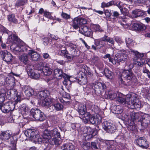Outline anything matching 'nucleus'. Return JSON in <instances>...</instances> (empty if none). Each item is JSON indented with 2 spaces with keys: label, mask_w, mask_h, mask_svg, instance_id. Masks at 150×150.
<instances>
[{
  "label": "nucleus",
  "mask_w": 150,
  "mask_h": 150,
  "mask_svg": "<svg viewBox=\"0 0 150 150\" xmlns=\"http://www.w3.org/2000/svg\"><path fill=\"white\" fill-rule=\"evenodd\" d=\"M138 95L134 93L127 94L125 99L122 97H118L117 100L123 104H127L129 108L137 109L141 107V103L138 100Z\"/></svg>",
  "instance_id": "1"
},
{
  "label": "nucleus",
  "mask_w": 150,
  "mask_h": 150,
  "mask_svg": "<svg viewBox=\"0 0 150 150\" xmlns=\"http://www.w3.org/2000/svg\"><path fill=\"white\" fill-rule=\"evenodd\" d=\"M131 52L134 54L135 57L133 60V64L136 66H142L143 64L147 63V61L143 58L144 54L141 53L137 51H135L131 49Z\"/></svg>",
  "instance_id": "2"
},
{
  "label": "nucleus",
  "mask_w": 150,
  "mask_h": 150,
  "mask_svg": "<svg viewBox=\"0 0 150 150\" xmlns=\"http://www.w3.org/2000/svg\"><path fill=\"white\" fill-rule=\"evenodd\" d=\"M122 76L125 79L127 83H129V86L133 85L136 81V78L131 70H124L122 73Z\"/></svg>",
  "instance_id": "3"
},
{
  "label": "nucleus",
  "mask_w": 150,
  "mask_h": 150,
  "mask_svg": "<svg viewBox=\"0 0 150 150\" xmlns=\"http://www.w3.org/2000/svg\"><path fill=\"white\" fill-rule=\"evenodd\" d=\"M54 76L55 78L60 79L63 77L65 78L63 82L64 84L66 86H70L71 84V81L69 80V77L64 73H63L62 71L59 69H54Z\"/></svg>",
  "instance_id": "4"
},
{
  "label": "nucleus",
  "mask_w": 150,
  "mask_h": 150,
  "mask_svg": "<svg viewBox=\"0 0 150 150\" xmlns=\"http://www.w3.org/2000/svg\"><path fill=\"white\" fill-rule=\"evenodd\" d=\"M121 53H119L116 54L114 57L113 61L114 64L118 65L120 64V63H123L127 60L128 56L126 53L127 51L124 50H121Z\"/></svg>",
  "instance_id": "5"
},
{
  "label": "nucleus",
  "mask_w": 150,
  "mask_h": 150,
  "mask_svg": "<svg viewBox=\"0 0 150 150\" xmlns=\"http://www.w3.org/2000/svg\"><path fill=\"white\" fill-rule=\"evenodd\" d=\"M11 50L16 54H20L23 52L26 51L28 47L26 45H17L16 44H12L11 47Z\"/></svg>",
  "instance_id": "6"
},
{
  "label": "nucleus",
  "mask_w": 150,
  "mask_h": 150,
  "mask_svg": "<svg viewBox=\"0 0 150 150\" xmlns=\"http://www.w3.org/2000/svg\"><path fill=\"white\" fill-rule=\"evenodd\" d=\"M103 128L107 132L110 133H112L116 130V126L112 123L105 121L102 123Z\"/></svg>",
  "instance_id": "7"
},
{
  "label": "nucleus",
  "mask_w": 150,
  "mask_h": 150,
  "mask_svg": "<svg viewBox=\"0 0 150 150\" xmlns=\"http://www.w3.org/2000/svg\"><path fill=\"white\" fill-rule=\"evenodd\" d=\"M51 136H52V141L51 142L52 144L59 145V142L57 138H60V132H58V130L56 128H54L52 130H50Z\"/></svg>",
  "instance_id": "8"
},
{
  "label": "nucleus",
  "mask_w": 150,
  "mask_h": 150,
  "mask_svg": "<svg viewBox=\"0 0 150 150\" xmlns=\"http://www.w3.org/2000/svg\"><path fill=\"white\" fill-rule=\"evenodd\" d=\"M1 111L4 113L8 112L15 108V103H7L3 104L1 102Z\"/></svg>",
  "instance_id": "9"
},
{
  "label": "nucleus",
  "mask_w": 150,
  "mask_h": 150,
  "mask_svg": "<svg viewBox=\"0 0 150 150\" xmlns=\"http://www.w3.org/2000/svg\"><path fill=\"white\" fill-rule=\"evenodd\" d=\"M142 114V113L141 112H132L130 114V119L128 118V116L126 115L125 116L126 117H125V120L126 121H127L128 123H129V121L130 122V120L134 122V121L136 120H139V118L140 119Z\"/></svg>",
  "instance_id": "10"
},
{
  "label": "nucleus",
  "mask_w": 150,
  "mask_h": 150,
  "mask_svg": "<svg viewBox=\"0 0 150 150\" xmlns=\"http://www.w3.org/2000/svg\"><path fill=\"white\" fill-rule=\"evenodd\" d=\"M140 120L142 126L144 128L146 127L150 124V116L148 114L142 113Z\"/></svg>",
  "instance_id": "11"
},
{
  "label": "nucleus",
  "mask_w": 150,
  "mask_h": 150,
  "mask_svg": "<svg viewBox=\"0 0 150 150\" xmlns=\"http://www.w3.org/2000/svg\"><path fill=\"white\" fill-rule=\"evenodd\" d=\"M79 32L87 37H91L92 36V32L89 28L85 26H82L79 28Z\"/></svg>",
  "instance_id": "12"
},
{
  "label": "nucleus",
  "mask_w": 150,
  "mask_h": 150,
  "mask_svg": "<svg viewBox=\"0 0 150 150\" xmlns=\"http://www.w3.org/2000/svg\"><path fill=\"white\" fill-rule=\"evenodd\" d=\"M137 143L139 146L142 149H146L149 146L148 142L143 137L138 138L137 141Z\"/></svg>",
  "instance_id": "13"
},
{
  "label": "nucleus",
  "mask_w": 150,
  "mask_h": 150,
  "mask_svg": "<svg viewBox=\"0 0 150 150\" xmlns=\"http://www.w3.org/2000/svg\"><path fill=\"white\" fill-rule=\"evenodd\" d=\"M87 129V135L85 137V138L87 140H89L93 138L97 134V131L95 129H93L89 127Z\"/></svg>",
  "instance_id": "14"
},
{
  "label": "nucleus",
  "mask_w": 150,
  "mask_h": 150,
  "mask_svg": "<svg viewBox=\"0 0 150 150\" xmlns=\"http://www.w3.org/2000/svg\"><path fill=\"white\" fill-rule=\"evenodd\" d=\"M2 55L3 56V60L5 62H8L11 61L13 58L12 54L7 51H4L2 52Z\"/></svg>",
  "instance_id": "15"
},
{
  "label": "nucleus",
  "mask_w": 150,
  "mask_h": 150,
  "mask_svg": "<svg viewBox=\"0 0 150 150\" xmlns=\"http://www.w3.org/2000/svg\"><path fill=\"white\" fill-rule=\"evenodd\" d=\"M28 55L30 59L34 61H37L40 58V55L35 51L31 50L29 51Z\"/></svg>",
  "instance_id": "16"
},
{
  "label": "nucleus",
  "mask_w": 150,
  "mask_h": 150,
  "mask_svg": "<svg viewBox=\"0 0 150 150\" xmlns=\"http://www.w3.org/2000/svg\"><path fill=\"white\" fill-rule=\"evenodd\" d=\"M51 132L50 130L46 129L43 132L42 137L43 139L44 140L45 142H49L50 140H52V136Z\"/></svg>",
  "instance_id": "17"
},
{
  "label": "nucleus",
  "mask_w": 150,
  "mask_h": 150,
  "mask_svg": "<svg viewBox=\"0 0 150 150\" xmlns=\"http://www.w3.org/2000/svg\"><path fill=\"white\" fill-rule=\"evenodd\" d=\"M132 28L136 31H142L146 29V27L142 23H135L132 25Z\"/></svg>",
  "instance_id": "18"
},
{
  "label": "nucleus",
  "mask_w": 150,
  "mask_h": 150,
  "mask_svg": "<svg viewBox=\"0 0 150 150\" xmlns=\"http://www.w3.org/2000/svg\"><path fill=\"white\" fill-rule=\"evenodd\" d=\"M104 96L106 99L112 100L116 98L117 94L113 91H105Z\"/></svg>",
  "instance_id": "19"
},
{
  "label": "nucleus",
  "mask_w": 150,
  "mask_h": 150,
  "mask_svg": "<svg viewBox=\"0 0 150 150\" xmlns=\"http://www.w3.org/2000/svg\"><path fill=\"white\" fill-rule=\"evenodd\" d=\"M35 131L33 129H28L25 132L24 134L25 135L29 138H30L31 140L32 141L36 135L35 132Z\"/></svg>",
  "instance_id": "20"
},
{
  "label": "nucleus",
  "mask_w": 150,
  "mask_h": 150,
  "mask_svg": "<svg viewBox=\"0 0 150 150\" xmlns=\"http://www.w3.org/2000/svg\"><path fill=\"white\" fill-rule=\"evenodd\" d=\"M23 91L27 97H29L33 95L34 90L30 86H25L23 89Z\"/></svg>",
  "instance_id": "21"
},
{
  "label": "nucleus",
  "mask_w": 150,
  "mask_h": 150,
  "mask_svg": "<svg viewBox=\"0 0 150 150\" xmlns=\"http://www.w3.org/2000/svg\"><path fill=\"white\" fill-rule=\"evenodd\" d=\"M49 91L47 90L39 92L37 95V97L38 99L41 100L47 98L48 95H49Z\"/></svg>",
  "instance_id": "22"
},
{
  "label": "nucleus",
  "mask_w": 150,
  "mask_h": 150,
  "mask_svg": "<svg viewBox=\"0 0 150 150\" xmlns=\"http://www.w3.org/2000/svg\"><path fill=\"white\" fill-rule=\"evenodd\" d=\"M10 146H9L10 150H16V145L17 138L16 137H11L10 138Z\"/></svg>",
  "instance_id": "23"
},
{
  "label": "nucleus",
  "mask_w": 150,
  "mask_h": 150,
  "mask_svg": "<svg viewBox=\"0 0 150 150\" xmlns=\"http://www.w3.org/2000/svg\"><path fill=\"white\" fill-rule=\"evenodd\" d=\"M94 88L100 91L106 88L105 84L103 83L98 82L93 84Z\"/></svg>",
  "instance_id": "24"
},
{
  "label": "nucleus",
  "mask_w": 150,
  "mask_h": 150,
  "mask_svg": "<svg viewBox=\"0 0 150 150\" xmlns=\"http://www.w3.org/2000/svg\"><path fill=\"white\" fill-rule=\"evenodd\" d=\"M11 134L7 131L2 132L0 134V139L4 141H7L10 138Z\"/></svg>",
  "instance_id": "25"
},
{
  "label": "nucleus",
  "mask_w": 150,
  "mask_h": 150,
  "mask_svg": "<svg viewBox=\"0 0 150 150\" xmlns=\"http://www.w3.org/2000/svg\"><path fill=\"white\" fill-rule=\"evenodd\" d=\"M40 112V110L37 108H33L30 111V115L35 119L39 113Z\"/></svg>",
  "instance_id": "26"
},
{
  "label": "nucleus",
  "mask_w": 150,
  "mask_h": 150,
  "mask_svg": "<svg viewBox=\"0 0 150 150\" xmlns=\"http://www.w3.org/2000/svg\"><path fill=\"white\" fill-rule=\"evenodd\" d=\"M89 121L92 124L98 125L100 124L101 122V118L100 117L98 118L92 115Z\"/></svg>",
  "instance_id": "27"
},
{
  "label": "nucleus",
  "mask_w": 150,
  "mask_h": 150,
  "mask_svg": "<svg viewBox=\"0 0 150 150\" xmlns=\"http://www.w3.org/2000/svg\"><path fill=\"white\" fill-rule=\"evenodd\" d=\"M78 112L80 115L84 113V112L86 111V108L85 105L83 103L79 104L77 107Z\"/></svg>",
  "instance_id": "28"
},
{
  "label": "nucleus",
  "mask_w": 150,
  "mask_h": 150,
  "mask_svg": "<svg viewBox=\"0 0 150 150\" xmlns=\"http://www.w3.org/2000/svg\"><path fill=\"white\" fill-rule=\"evenodd\" d=\"M111 109L112 112L115 114H120L123 112L121 107L119 105H115L111 107Z\"/></svg>",
  "instance_id": "29"
},
{
  "label": "nucleus",
  "mask_w": 150,
  "mask_h": 150,
  "mask_svg": "<svg viewBox=\"0 0 150 150\" xmlns=\"http://www.w3.org/2000/svg\"><path fill=\"white\" fill-rule=\"evenodd\" d=\"M81 115H83V121L85 124L87 123L88 122L90 118H91L92 116L90 112H87L86 111V112H84L83 114H81Z\"/></svg>",
  "instance_id": "30"
},
{
  "label": "nucleus",
  "mask_w": 150,
  "mask_h": 150,
  "mask_svg": "<svg viewBox=\"0 0 150 150\" xmlns=\"http://www.w3.org/2000/svg\"><path fill=\"white\" fill-rule=\"evenodd\" d=\"M104 41L102 40V38L100 39H96L94 40V44L96 46L98 47L99 48L104 47L106 44Z\"/></svg>",
  "instance_id": "31"
},
{
  "label": "nucleus",
  "mask_w": 150,
  "mask_h": 150,
  "mask_svg": "<svg viewBox=\"0 0 150 150\" xmlns=\"http://www.w3.org/2000/svg\"><path fill=\"white\" fill-rule=\"evenodd\" d=\"M62 150H76V147L71 143L65 144L62 146Z\"/></svg>",
  "instance_id": "32"
},
{
  "label": "nucleus",
  "mask_w": 150,
  "mask_h": 150,
  "mask_svg": "<svg viewBox=\"0 0 150 150\" xmlns=\"http://www.w3.org/2000/svg\"><path fill=\"white\" fill-rule=\"evenodd\" d=\"M132 12L135 18L142 16L144 14L142 10L139 9H136L134 10Z\"/></svg>",
  "instance_id": "33"
},
{
  "label": "nucleus",
  "mask_w": 150,
  "mask_h": 150,
  "mask_svg": "<svg viewBox=\"0 0 150 150\" xmlns=\"http://www.w3.org/2000/svg\"><path fill=\"white\" fill-rule=\"evenodd\" d=\"M111 14V16L113 17L114 18H110V19L109 20L112 21L113 23H114L117 20L118 18L120 15V14L116 11H112Z\"/></svg>",
  "instance_id": "34"
},
{
  "label": "nucleus",
  "mask_w": 150,
  "mask_h": 150,
  "mask_svg": "<svg viewBox=\"0 0 150 150\" xmlns=\"http://www.w3.org/2000/svg\"><path fill=\"white\" fill-rule=\"evenodd\" d=\"M42 70L44 75L45 76H49L52 73V69L47 66L44 67L42 68Z\"/></svg>",
  "instance_id": "35"
},
{
  "label": "nucleus",
  "mask_w": 150,
  "mask_h": 150,
  "mask_svg": "<svg viewBox=\"0 0 150 150\" xmlns=\"http://www.w3.org/2000/svg\"><path fill=\"white\" fill-rule=\"evenodd\" d=\"M18 40V36L14 34L10 35L8 38V40L12 44H15Z\"/></svg>",
  "instance_id": "36"
},
{
  "label": "nucleus",
  "mask_w": 150,
  "mask_h": 150,
  "mask_svg": "<svg viewBox=\"0 0 150 150\" xmlns=\"http://www.w3.org/2000/svg\"><path fill=\"white\" fill-rule=\"evenodd\" d=\"M126 42L127 46V47L130 48L129 50H127L128 52H131V50H133L130 49V47H133L134 46V41H133L131 39L128 38L126 40Z\"/></svg>",
  "instance_id": "37"
},
{
  "label": "nucleus",
  "mask_w": 150,
  "mask_h": 150,
  "mask_svg": "<svg viewBox=\"0 0 150 150\" xmlns=\"http://www.w3.org/2000/svg\"><path fill=\"white\" fill-rule=\"evenodd\" d=\"M46 117L45 114L40 110V112L37 115L35 120L40 121H43L46 119Z\"/></svg>",
  "instance_id": "38"
},
{
  "label": "nucleus",
  "mask_w": 150,
  "mask_h": 150,
  "mask_svg": "<svg viewBox=\"0 0 150 150\" xmlns=\"http://www.w3.org/2000/svg\"><path fill=\"white\" fill-rule=\"evenodd\" d=\"M77 82L81 85H84L86 84L87 82V79L86 76L83 77L81 76L77 79Z\"/></svg>",
  "instance_id": "39"
},
{
  "label": "nucleus",
  "mask_w": 150,
  "mask_h": 150,
  "mask_svg": "<svg viewBox=\"0 0 150 150\" xmlns=\"http://www.w3.org/2000/svg\"><path fill=\"white\" fill-rule=\"evenodd\" d=\"M104 74L106 77L110 79L113 78V73L108 69H106L104 70Z\"/></svg>",
  "instance_id": "40"
},
{
  "label": "nucleus",
  "mask_w": 150,
  "mask_h": 150,
  "mask_svg": "<svg viewBox=\"0 0 150 150\" xmlns=\"http://www.w3.org/2000/svg\"><path fill=\"white\" fill-rule=\"evenodd\" d=\"M44 139H42L40 135H36L32 140L35 144H40Z\"/></svg>",
  "instance_id": "41"
},
{
  "label": "nucleus",
  "mask_w": 150,
  "mask_h": 150,
  "mask_svg": "<svg viewBox=\"0 0 150 150\" xmlns=\"http://www.w3.org/2000/svg\"><path fill=\"white\" fill-rule=\"evenodd\" d=\"M79 21L78 17L74 18L72 21V25L74 29H78L80 26Z\"/></svg>",
  "instance_id": "42"
},
{
  "label": "nucleus",
  "mask_w": 150,
  "mask_h": 150,
  "mask_svg": "<svg viewBox=\"0 0 150 150\" xmlns=\"http://www.w3.org/2000/svg\"><path fill=\"white\" fill-rule=\"evenodd\" d=\"M102 40L105 42H107L112 44L113 45L114 43V40L112 38L109 37L108 36L105 35L102 38Z\"/></svg>",
  "instance_id": "43"
},
{
  "label": "nucleus",
  "mask_w": 150,
  "mask_h": 150,
  "mask_svg": "<svg viewBox=\"0 0 150 150\" xmlns=\"http://www.w3.org/2000/svg\"><path fill=\"white\" fill-rule=\"evenodd\" d=\"M8 20L11 22L13 23H18V21L13 14H11L8 16Z\"/></svg>",
  "instance_id": "44"
},
{
  "label": "nucleus",
  "mask_w": 150,
  "mask_h": 150,
  "mask_svg": "<svg viewBox=\"0 0 150 150\" xmlns=\"http://www.w3.org/2000/svg\"><path fill=\"white\" fill-rule=\"evenodd\" d=\"M35 70L33 65L28 64L27 66V71L29 75H30Z\"/></svg>",
  "instance_id": "45"
},
{
  "label": "nucleus",
  "mask_w": 150,
  "mask_h": 150,
  "mask_svg": "<svg viewBox=\"0 0 150 150\" xmlns=\"http://www.w3.org/2000/svg\"><path fill=\"white\" fill-rule=\"evenodd\" d=\"M27 0H18L15 4V6L17 7L23 6L27 2Z\"/></svg>",
  "instance_id": "46"
},
{
  "label": "nucleus",
  "mask_w": 150,
  "mask_h": 150,
  "mask_svg": "<svg viewBox=\"0 0 150 150\" xmlns=\"http://www.w3.org/2000/svg\"><path fill=\"white\" fill-rule=\"evenodd\" d=\"M47 98L41 100L42 101V106L48 107L51 104V101L49 99Z\"/></svg>",
  "instance_id": "47"
},
{
  "label": "nucleus",
  "mask_w": 150,
  "mask_h": 150,
  "mask_svg": "<svg viewBox=\"0 0 150 150\" xmlns=\"http://www.w3.org/2000/svg\"><path fill=\"white\" fill-rule=\"evenodd\" d=\"M6 95V91L4 89H2L0 91V102H3L5 99V96Z\"/></svg>",
  "instance_id": "48"
},
{
  "label": "nucleus",
  "mask_w": 150,
  "mask_h": 150,
  "mask_svg": "<svg viewBox=\"0 0 150 150\" xmlns=\"http://www.w3.org/2000/svg\"><path fill=\"white\" fill-rule=\"evenodd\" d=\"M29 76H30L31 78L35 79L39 78L40 76L39 73H38L37 71L36 70L33 72Z\"/></svg>",
  "instance_id": "49"
},
{
  "label": "nucleus",
  "mask_w": 150,
  "mask_h": 150,
  "mask_svg": "<svg viewBox=\"0 0 150 150\" xmlns=\"http://www.w3.org/2000/svg\"><path fill=\"white\" fill-rule=\"evenodd\" d=\"M99 58L98 56H95L92 58L91 61L92 63L95 65L97 66L98 65V63L99 61Z\"/></svg>",
  "instance_id": "50"
},
{
  "label": "nucleus",
  "mask_w": 150,
  "mask_h": 150,
  "mask_svg": "<svg viewBox=\"0 0 150 150\" xmlns=\"http://www.w3.org/2000/svg\"><path fill=\"white\" fill-rule=\"evenodd\" d=\"M20 59L21 61L25 64L28 61V58L26 54H23L20 57Z\"/></svg>",
  "instance_id": "51"
},
{
  "label": "nucleus",
  "mask_w": 150,
  "mask_h": 150,
  "mask_svg": "<svg viewBox=\"0 0 150 150\" xmlns=\"http://www.w3.org/2000/svg\"><path fill=\"white\" fill-rule=\"evenodd\" d=\"M122 20L120 22V24L123 26L124 27L126 28V26L127 27H129L131 26L130 23H126V22L127 21V19L126 18H122Z\"/></svg>",
  "instance_id": "52"
},
{
  "label": "nucleus",
  "mask_w": 150,
  "mask_h": 150,
  "mask_svg": "<svg viewBox=\"0 0 150 150\" xmlns=\"http://www.w3.org/2000/svg\"><path fill=\"white\" fill-rule=\"evenodd\" d=\"M53 106L57 110H60L63 108V105L59 103H57L53 105Z\"/></svg>",
  "instance_id": "53"
},
{
  "label": "nucleus",
  "mask_w": 150,
  "mask_h": 150,
  "mask_svg": "<svg viewBox=\"0 0 150 150\" xmlns=\"http://www.w3.org/2000/svg\"><path fill=\"white\" fill-rule=\"evenodd\" d=\"M20 109L22 112L23 113L26 114L29 111V109L24 104L21 105Z\"/></svg>",
  "instance_id": "54"
},
{
  "label": "nucleus",
  "mask_w": 150,
  "mask_h": 150,
  "mask_svg": "<svg viewBox=\"0 0 150 150\" xmlns=\"http://www.w3.org/2000/svg\"><path fill=\"white\" fill-rule=\"evenodd\" d=\"M128 125L127 126V128L129 130H133L135 128V126L134 125V122L133 121H132L130 120V122L129 121V123H128Z\"/></svg>",
  "instance_id": "55"
},
{
  "label": "nucleus",
  "mask_w": 150,
  "mask_h": 150,
  "mask_svg": "<svg viewBox=\"0 0 150 150\" xmlns=\"http://www.w3.org/2000/svg\"><path fill=\"white\" fill-rule=\"evenodd\" d=\"M85 150L89 149L91 147V144L89 143H83L82 146Z\"/></svg>",
  "instance_id": "56"
},
{
  "label": "nucleus",
  "mask_w": 150,
  "mask_h": 150,
  "mask_svg": "<svg viewBox=\"0 0 150 150\" xmlns=\"http://www.w3.org/2000/svg\"><path fill=\"white\" fill-rule=\"evenodd\" d=\"M78 18L79 21L80 25L85 24L87 23V21L85 18L80 17H78Z\"/></svg>",
  "instance_id": "57"
},
{
  "label": "nucleus",
  "mask_w": 150,
  "mask_h": 150,
  "mask_svg": "<svg viewBox=\"0 0 150 150\" xmlns=\"http://www.w3.org/2000/svg\"><path fill=\"white\" fill-rule=\"evenodd\" d=\"M94 30L96 32H101L103 30L101 28L100 26L98 25H95L94 26Z\"/></svg>",
  "instance_id": "58"
},
{
  "label": "nucleus",
  "mask_w": 150,
  "mask_h": 150,
  "mask_svg": "<svg viewBox=\"0 0 150 150\" xmlns=\"http://www.w3.org/2000/svg\"><path fill=\"white\" fill-rule=\"evenodd\" d=\"M103 58L105 59L108 58L109 59V62H112L114 64L113 61H114V59H113L112 58L110 57V54H107L104 56Z\"/></svg>",
  "instance_id": "59"
},
{
  "label": "nucleus",
  "mask_w": 150,
  "mask_h": 150,
  "mask_svg": "<svg viewBox=\"0 0 150 150\" xmlns=\"http://www.w3.org/2000/svg\"><path fill=\"white\" fill-rule=\"evenodd\" d=\"M62 17L64 19L67 20L70 19L71 18L70 15L67 14L66 13L62 12L61 14Z\"/></svg>",
  "instance_id": "60"
},
{
  "label": "nucleus",
  "mask_w": 150,
  "mask_h": 150,
  "mask_svg": "<svg viewBox=\"0 0 150 150\" xmlns=\"http://www.w3.org/2000/svg\"><path fill=\"white\" fill-rule=\"evenodd\" d=\"M0 31H1L4 33H7L8 34L9 31L5 28L0 24Z\"/></svg>",
  "instance_id": "61"
},
{
  "label": "nucleus",
  "mask_w": 150,
  "mask_h": 150,
  "mask_svg": "<svg viewBox=\"0 0 150 150\" xmlns=\"http://www.w3.org/2000/svg\"><path fill=\"white\" fill-rule=\"evenodd\" d=\"M63 49H64V50H61L60 51V52L61 53L60 55H64L65 57V55L68 54V52L66 50V48L65 47H64Z\"/></svg>",
  "instance_id": "62"
},
{
  "label": "nucleus",
  "mask_w": 150,
  "mask_h": 150,
  "mask_svg": "<svg viewBox=\"0 0 150 150\" xmlns=\"http://www.w3.org/2000/svg\"><path fill=\"white\" fill-rule=\"evenodd\" d=\"M115 41L117 42L119 45H120L122 44L123 43V42L121 38L116 37L115 38Z\"/></svg>",
  "instance_id": "63"
},
{
  "label": "nucleus",
  "mask_w": 150,
  "mask_h": 150,
  "mask_svg": "<svg viewBox=\"0 0 150 150\" xmlns=\"http://www.w3.org/2000/svg\"><path fill=\"white\" fill-rule=\"evenodd\" d=\"M107 148L109 150H118V149L116 148L115 146L113 145H109L108 146Z\"/></svg>",
  "instance_id": "64"
}]
</instances>
